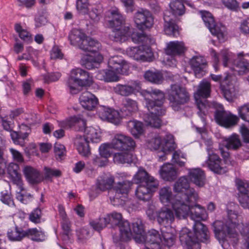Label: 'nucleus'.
<instances>
[{
    "label": "nucleus",
    "instance_id": "nucleus-9",
    "mask_svg": "<svg viewBox=\"0 0 249 249\" xmlns=\"http://www.w3.org/2000/svg\"><path fill=\"white\" fill-rule=\"evenodd\" d=\"M211 91L210 83L204 79L199 83L197 90L194 94V97L199 109L198 114L200 116L203 125L205 124V112L207 107L206 99L210 96Z\"/></svg>",
    "mask_w": 249,
    "mask_h": 249
},
{
    "label": "nucleus",
    "instance_id": "nucleus-24",
    "mask_svg": "<svg viewBox=\"0 0 249 249\" xmlns=\"http://www.w3.org/2000/svg\"><path fill=\"white\" fill-rule=\"evenodd\" d=\"M236 184L238 190L241 193L238 199L241 205L244 208L249 209V187L247 182L237 179Z\"/></svg>",
    "mask_w": 249,
    "mask_h": 249
},
{
    "label": "nucleus",
    "instance_id": "nucleus-22",
    "mask_svg": "<svg viewBox=\"0 0 249 249\" xmlns=\"http://www.w3.org/2000/svg\"><path fill=\"white\" fill-rule=\"evenodd\" d=\"M190 64L196 77L200 78L204 75L207 65L204 57L200 55L194 56L190 59Z\"/></svg>",
    "mask_w": 249,
    "mask_h": 249
},
{
    "label": "nucleus",
    "instance_id": "nucleus-15",
    "mask_svg": "<svg viewBox=\"0 0 249 249\" xmlns=\"http://www.w3.org/2000/svg\"><path fill=\"white\" fill-rule=\"evenodd\" d=\"M134 20L137 28L143 31L152 26L154 19L150 12L146 9L141 8L135 14Z\"/></svg>",
    "mask_w": 249,
    "mask_h": 249
},
{
    "label": "nucleus",
    "instance_id": "nucleus-35",
    "mask_svg": "<svg viewBox=\"0 0 249 249\" xmlns=\"http://www.w3.org/2000/svg\"><path fill=\"white\" fill-rule=\"evenodd\" d=\"M193 228L196 240L200 242H207L209 238L207 228L201 222H196Z\"/></svg>",
    "mask_w": 249,
    "mask_h": 249
},
{
    "label": "nucleus",
    "instance_id": "nucleus-21",
    "mask_svg": "<svg viewBox=\"0 0 249 249\" xmlns=\"http://www.w3.org/2000/svg\"><path fill=\"white\" fill-rule=\"evenodd\" d=\"M155 216L158 224L164 227L170 226L175 219L173 211L168 208H162L157 211Z\"/></svg>",
    "mask_w": 249,
    "mask_h": 249
},
{
    "label": "nucleus",
    "instance_id": "nucleus-58",
    "mask_svg": "<svg viewBox=\"0 0 249 249\" xmlns=\"http://www.w3.org/2000/svg\"><path fill=\"white\" fill-rule=\"evenodd\" d=\"M172 161L180 167L184 166L186 161V155L180 150L176 151L172 154Z\"/></svg>",
    "mask_w": 249,
    "mask_h": 249
},
{
    "label": "nucleus",
    "instance_id": "nucleus-3",
    "mask_svg": "<svg viewBox=\"0 0 249 249\" xmlns=\"http://www.w3.org/2000/svg\"><path fill=\"white\" fill-rule=\"evenodd\" d=\"M82 42L80 49L91 53L82 57L81 61L82 65L89 70L97 68L103 59L102 55L98 52L101 47L100 43L87 36Z\"/></svg>",
    "mask_w": 249,
    "mask_h": 249
},
{
    "label": "nucleus",
    "instance_id": "nucleus-8",
    "mask_svg": "<svg viewBox=\"0 0 249 249\" xmlns=\"http://www.w3.org/2000/svg\"><path fill=\"white\" fill-rule=\"evenodd\" d=\"M168 100L171 107L175 111L180 109V107L188 102L189 93L186 89L178 84H173L167 92Z\"/></svg>",
    "mask_w": 249,
    "mask_h": 249
},
{
    "label": "nucleus",
    "instance_id": "nucleus-50",
    "mask_svg": "<svg viewBox=\"0 0 249 249\" xmlns=\"http://www.w3.org/2000/svg\"><path fill=\"white\" fill-rule=\"evenodd\" d=\"M151 178H154L150 176L147 172L143 169H139L134 177V179L136 183L140 184H147L151 183Z\"/></svg>",
    "mask_w": 249,
    "mask_h": 249
},
{
    "label": "nucleus",
    "instance_id": "nucleus-6",
    "mask_svg": "<svg viewBox=\"0 0 249 249\" xmlns=\"http://www.w3.org/2000/svg\"><path fill=\"white\" fill-rule=\"evenodd\" d=\"M243 56L244 53H240L236 59H232V53L227 50L222 51L220 54L223 66L229 67L239 75H243L249 72V62Z\"/></svg>",
    "mask_w": 249,
    "mask_h": 249
},
{
    "label": "nucleus",
    "instance_id": "nucleus-18",
    "mask_svg": "<svg viewBox=\"0 0 249 249\" xmlns=\"http://www.w3.org/2000/svg\"><path fill=\"white\" fill-rule=\"evenodd\" d=\"M151 183L147 184H140L135 191L137 197L142 201L149 200L151 194L155 192L159 186L158 181L155 178H151Z\"/></svg>",
    "mask_w": 249,
    "mask_h": 249
},
{
    "label": "nucleus",
    "instance_id": "nucleus-59",
    "mask_svg": "<svg viewBox=\"0 0 249 249\" xmlns=\"http://www.w3.org/2000/svg\"><path fill=\"white\" fill-rule=\"evenodd\" d=\"M77 240L80 243H84L90 237V232L88 228H83L76 231Z\"/></svg>",
    "mask_w": 249,
    "mask_h": 249
},
{
    "label": "nucleus",
    "instance_id": "nucleus-11",
    "mask_svg": "<svg viewBox=\"0 0 249 249\" xmlns=\"http://www.w3.org/2000/svg\"><path fill=\"white\" fill-rule=\"evenodd\" d=\"M132 184V182L128 180L119 182L108 191V196L113 205H117L116 203H122V201L128 194Z\"/></svg>",
    "mask_w": 249,
    "mask_h": 249
},
{
    "label": "nucleus",
    "instance_id": "nucleus-33",
    "mask_svg": "<svg viewBox=\"0 0 249 249\" xmlns=\"http://www.w3.org/2000/svg\"><path fill=\"white\" fill-rule=\"evenodd\" d=\"M186 48L184 43L181 41H171L167 44L165 52L167 55L175 56L183 53Z\"/></svg>",
    "mask_w": 249,
    "mask_h": 249
},
{
    "label": "nucleus",
    "instance_id": "nucleus-26",
    "mask_svg": "<svg viewBox=\"0 0 249 249\" xmlns=\"http://www.w3.org/2000/svg\"><path fill=\"white\" fill-rule=\"evenodd\" d=\"M79 102L83 108L92 110L98 104V100L94 94L89 91H85L80 96Z\"/></svg>",
    "mask_w": 249,
    "mask_h": 249
},
{
    "label": "nucleus",
    "instance_id": "nucleus-31",
    "mask_svg": "<svg viewBox=\"0 0 249 249\" xmlns=\"http://www.w3.org/2000/svg\"><path fill=\"white\" fill-rule=\"evenodd\" d=\"M139 87V83L135 81L131 85L117 84L113 88V91L119 95L123 96H128L133 94Z\"/></svg>",
    "mask_w": 249,
    "mask_h": 249
},
{
    "label": "nucleus",
    "instance_id": "nucleus-10",
    "mask_svg": "<svg viewBox=\"0 0 249 249\" xmlns=\"http://www.w3.org/2000/svg\"><path fill=\"white\" fill-rule=\"evenodd\" d=\"M212 226L215 237L222 247L223 244L231 238H233L234 242L237 240V233L229 222L216 220L213 223Z\"/></svg>",
    "mask_w": 249,
    "mask_h": 249
},
{
    "label": "nucleus",
    "instance_id": "nucleus-55",
    "mask_svg": "<svg viewBox=\"0 0 249 249\" xmlns=\"http://www.w3.org/2000/svg\"><path fill=\"white\" fill-rule=\"evenodd\" d=\"M27 236L32 240L42 241L45 239V235L43 231L36 228L29 229L26 230Z\"/></svg>",
    "mask_w": 249,
    "mask_h": 249
},
{
    "label": "nucleus",
    "instance_id": "nucleus-43",
    "mask_svg": "<svg viewBox=\"0 0 249 249\" xmlns=\"http://www.w3.org/2000/svg\"><path fill=\"white\" fill-rule=\"evenodd\" d=\"M172 15L171 18H175L177 16H182L185 13V6L181 0H172L169 5Z\"/></svg>",
    "mask_w": 249,
    "mask_h": 249
},
{
    "label": "nucleus",
    "instance_id": "nucleus-44",
    "mask_svg": "<svg viewBox=\"0 0 249 249\" xmlns=\"http://www.w3.org/2000/svg\"><path fill=\"white\" fill-rule=\"evenodd\" d=\"M160 199L165 205L172 204L175 199L173 197L171 189L169 187H164L159 191Z\"/></svg>",
    "mask_w": 249,
    "mask_h": 249
},
{
    "label": "nucleus",
    "instance_id": "nucleus-48",
    "mask_svg": "<svg viewBox=\"0 0 249 249\" xmlns=\"http://www.w3.org/2000/svg\"><path fill=\"white\" fill-rule=\"evenodd\" d=\"M220 89L225 98L228 101H231L236 94L235 89L232 82L221 84Z\"/></svg>",
    "mask_w": 249,
    "mask_h": 249
},
{
    "label": "nucleus",
    "instance_id": "nucleus-13",
    "mask_svg": "<svg viewBox=\"0 0 249 249\" xmlns=\"http://www.w3.org/2000/svg\"><path fill=\"white\" fill-rule=\"evenodd\" d=\"M135 241L138 243L145 244V247L150 249H162L161 236L159 232L154 229L149 230L143 236L136 238Z\"/></svg>",
    "mask_w": 249,
    "mask_h": 249
},
{
    "label": "nucleus",
    "instance_id": "nucleus-51",
    "mask_svg": "<svg viewBox=\"0 0 249 249\" xmlns=\"http://www.w3.org/2000/svg\"><path fill=\"white\" fill-rule=\"evenodd\" d=\"M107 224L112 226H119L123 220V216L120 213L113 212L105 215Z\"/></svg>",
    "mask_w": 249,
    "mask_h": 249
},
{
    "label": "nucleus",
    "instance_id": "nucleus-5",
    "mask_svg": "<svg viewBox=\"0 0 249 249\" xmlns=\"http://www.w3.org/2000/svg\"><path fill=\"white\" fill-rule=\"evenodd\" d=\"M147 146L151 150H154L161 148V152L158 154L160 161L166 160V156L176 148L173 136L171 134H167L163 140L160 136L155 135L150 139L147 140Z\"/></svg>",
    "mask_w": 249,
    "mask_h": 249
},
{
    "label": "nucleus",
    "instance_id": "nucleus-40",
    "mask_svg": "<svg viewBox=\"0 0 249 249\" xmlns=\"http://www.w3.org/2000/svg\"><path fill=\"white\" fill-rule=\"evenodd\" d=\"M174 190L176 192L184 193V194H181V196H177L176 197H184L188 191L190 190H195L194 188H190L189 181L185 176L180 177L175 183Z\"/></svg>",
    "mask_w": 249,
    "mask_h": 249
},
{
    "label": "nucleus",
    "instance_id": "nucleus-17",
    "mask_svg": "<svg viewBox=\"0 0 249 249\" xmlns=\"http://www.w3.org/2000/svg\"><path fill=\"white\" fill-rule=\"evenodd\" d=\"M111 145L113 149L119 151L131 150L134 148L135 142L131 137L119 133L115 135Z\"/></svg>",
    "mask_w": 249,
    "mask_h": 249
},
{
    "label": "nucleus",
    "instance_id": "nucleus-41",
    "mask_svg": "<svg viewBox=\"0 0 249 249\" xmlns=\"http://www.w3.org/2000/svg\"><path fill=\"white\" fill-rule=\"evenodd\" d=\"M85 137L88 140H90L92 142L98 143L101 141V131L98 127L92 126L87 127L85 129Z\"/></svg>",
    "mask_w": 249,
    "mask_h": 249
},
{
    "label": "nucleus",
    "instance_id": "nucleus-47",
    "mask_svg": "<svg viewBox=\"0 0 249 249\" xmlns=\"http://www.w3.org/2000/svg\"><path fill=\"white\" fill-rule=\"evenodd\" d=\"M192 235V232L187 228H183L180 231L179 240L182 245L186 246L187 249H192L190 248V244L196 240Z\"/></svg>",
    "mask_w": 249,
    "mask_h": 249
},
{
    "label": "nucleus",
    "instance_id": "nucleus-7",
    "mask_svg": "<svg viewBox=\"0 0 249 249\" xmlns=\"http://www.w3.org/2000/svg\"><path fill=\"white\" fill-rule=\"evenodd\" d=\"M198 198V194L195 190H190L184 197H176L172 207L175 215L178 219H185L189 215L192 202Z\"/></svg>",
    "mask_w": 249,
    "mask_h": 249
},
{
    "label": "nucleus",
    "instance_id": "nucleus-20",
    "mask_svg": "<svg viewBox=\"0 0 249 249\" xmlns=\"http://www.w3.org/2000/svg\"><path fill=\"white\" fill-rule=\"evenodd\" d=\"M98 113L102 120H106L115 124H119L121 119L124 118L122 116L121 110L118 112L105 107H100L98 109Z\"/></svg>",
    "mask_w": 249,
    "mask_h": 249
},
{
    "label": "nucleus",
    "instance_id": "nucleus-61",
    "mask_svg": "<svg viewBox=\"0 0 249 249\" xmlns=\"http://www.w3.org/2000/svg\"><path fill=\"white\" fill-rule=\"evenodd\" d=\"M112 148L110 143H103L100 145L99 148L100 155L101 157L107 159L111 156V149Z\"/></svg>",
    "mask_w": 249,
    "mask_h": 249
},
{
    "label": "nucleus",
    "instance_id": "nucleus-63",
    "mask_svg": "<svg viewBox=\"0 0 249 249\" xmlns=\"http://www.w3.org/2000/svg\"><path fill=\"white\" fill-rule=\"evenodd\" d=\"M132 225L133 231L134 233L136 234V236L134 237L135 240V238L137 237L143 236L144 235L142 234L144 231L143 226L141 220H137L133 222Z\"/></svg>",
    "mask_w": 249,
    "mask_h": 249
},
{
    "label": "nucleus",
    "instance_id": "nucleus-30",
    "mask_svg": "<svg viewBox=\"0 0 249 249\" xmlns=\"http://www.w3.org/2000/svg\"><path fill=\"white\" fill-rule=\"evenodd\" d=\"M159 172L161 178L166 181H173L178 176L177 169L172 164L169 163L163 164Z\"/></svg>",
    "mask_w": 249,
    "mask_h": 249
},
{
    "label": "nucleus",
    "instance_id": "nucleus-39",
    "mask_svg": "<svg viewBox=\"0 0 249 249\" xmlns=\"http://www.w3.org/2000/svg\"><path fill=\"white\" fill-rule=\"evenodd\" d=\"M85 34L80 29H73L69 34V39L71 44L73 46H78L80 49V45L86 37Z\"/></svg>",
    "mask_w": 249,
    "mask_h": 249
},
{
    "label": "nucleus",
    "instance_id": "nucleus-25",
    "mask_svg": "<svg viewBox=\"0 0 249 249\" xmlns=\"http://www.w3.org/2000/svg\"><path fill=\"white\" fill-rule=\"evenodd\" d=\"M87 71L80 68L71 71V76L68 81V86L71 93L75 94L79 92V89L76 85L82 75H86Z\"/></svg>",
    "mask_w": 249,
    "mask_h": 249
},
{
    "label": "nucleus",
    "instance_id": "nucleus-2",
    "mask_svg": "<svg viewBox=\"0 0 249 249\" xmlns=\"http://www.w3.org/2000/svg\"><path fill=\"white\" fill-rule=\"evenodd\" d=\"M108 69L99 71L96 78L107 82H116L119 80L117 73L127 74L129 70L128 63L122 57L114 56L108 62Z\"/></svg>",
    "mask_w": 249,
    "mask_h": 249
},
{
    "label": "nucleus",
    "instance_id": "nucleus-56",
    "mask_svg": "<svg viewBox=\"0 0 249 249\" xmlns=\"http://www.w3.org/2000/svg\"><path fill=\"white\" fill-rule=\"evenodd\" d=\"M107 222L106 218L104 217H100L98 219L91 220L89 222L90 226L97 231H100L104 228L107 227Z\"/></svg>",
    "mask_w": 249,
    "mask_h": 249
},
{
    "label": "nucleus",
    "instance_id": "nucleus-36",
    "mask_svg": "<svg viewBox=\"0 0 249 249\" xmlns=\"http://www.w3.org/2000/svg\"><path fill=\"white\" fill-rule=\"evenodd\" d=\"M89 141L85 137L77 136L75 140V144L79 153L83 157H87L90 155V151L89 145Z\"/></svg>",
    "mask_w": 249,
    "mask_h": 249
},
{
    "label": "nucleus",
    "instance_id": "nucleus-34",
    "mask_svg": "<svg viewBox=\"0 0 249 249\" xmlns=\"http://www.w3.org/2000/svg\"><path fill=\"white\" fill-rule=\"evenodd\" d=\"M23 172L27 181L32 184H37L41 182L42 178L39 172L30 166L24 167Z\"/></svg>",
    "mask_w": 249,
    "mask_h": 249
},
{
    "label": "nucleus",
    "instance_id": "nucleus-46",
    "mask_svg": "<svg viewBox=\"0 0 249 249\" xmlns=\"http://www.w3.org/2000/svg\"><path fill=\"white\" fill-rule=\"evenodd\" d=\"M114 182V178L111 176H105L98 179L96 183L97 187L102 191L110 190Z\"/></svg>",
    "mask_w": 249,
    "mask_h": 249
},
{
    "label": "nucleus",
    "instance_id": "nucleus-23",
    "mask_svg": "<svg viewBox=\"0 0 249 249\" xmlns=\"http://www.w3.org/2000/svg\"><path fill=\"white\" fill-rule=\"evenodd\" d=\"M108 16L109 19L107 20V24L109 27L114 29L125 25V18L118 9L114 8L111 9Z\"/></svg>",
    "mask_w": 249,
    "mask_h": 249
},
{
    "label": "nucleus",
    "instance_id": "nucleus-16",
    "mask_svg": "<svg viewBox=\"0 0 249 249\" xmlns=\"http://www.w3.org/2000/svg\"><path fill=\"white\" fill-rule=\"evenodd\" d=\"M214 118L216 122L219 125L226 128L235 125L239 120L236 115L224 110L223 107L221 106L219 107V108L216 110Z\"/></svg>",
    "mask_w": 249,
    "mask_h": 249
},
{
    "label": "nucleus",
    "instance_id": "nucleus-27",
    "mask_svg": "<svg viewBox=\"0 0 249 249\" xmlns=\"http://www.w3.org/2000/svg\"><path fill=\"white\" fill-rule=\"evenodd\" d=\"M199 197L192 202V206L190 208L189 215L191 218L196 222H200L205 220L207 217V214L205 209L196 203Z\"/></svg>",
    "mask_w": 249,
    "mask_h": 249
},
{
    "label": "nucleus",
    "instance_id": "nucleus-1",
    "mask_svg": "<svg viewBox=\"0 0 249 249\" xmlns=\"http://www.w3.org/2000/svg\"><path fill=\"white\" fill-rule=\"evenodd\" d=\"M142 95L146 101V107L149 113L143 115V120L146 124L151 127L158 128L160 126L161 121L159 116L166 113L163 106L165 94L158 89H148L141 91Z\"/></svg>",
    "mask_w": 249,
    "mask_h": 249
},
{
    "label": "nucleus",
    "instance_id": "nucleus-64",
    "mask_svg": "<svg viewBox=\"0 0 249 249\" xmlns=\"http://www.w3.org/2000/svg\"><path fill=\"white\" fill-rule=\"evenodd\" d=\"M15 29L21 39L27 41L31 40L30 34L26 30L23 29L20 24H15Z\"/></svg>",
    "mask_w": 249,
    "mask_h": 249
},
{
    "label": "nucleus",
    "instance_id": "nucleus-38",
    "mask_svg": "<svg viewBox=\"0 0 249 249\" xmlns=\"http://www.w3.org/2000/svg\"><path fill=\"white\" fill-rule=\"evenodd\" d=\"M124 106L121 109L122 116H130L138 109L137 102L130 98H126L124 101Z\"/></svg>",
    "mask_w": 249,
    "mask_h": 249
},
{
    "label": "nucleus",
    "instance_id": "nucleus-28",
    "mask_svg": "<svg viewBox=\"0 0 249 249\" xmlns=\"http://www.w3.org/2000/svg\"><path fill=\"white\" fill-rule=\"evenodd\" d=\"M164 31L170 36H177L179 35V27L175 23L174 18H171V13L166 12L164 15Z\"/></svg>",
    "mask_w": 249,
    "mask_h": 249
},
{
    "label": "nucleus",
    "instance_id": "nucleus-52",
    "mask_svg": "<svg viewBox=\"0 0 249 249\" xmlns=\"http://www.w3.org/2000/svg\"><path fill=\"white\" fill-rule=\"evenodd\" d=\"M228 220L226 222H229L230 226L235 230L236 227L242 222V217L238 215L235 212L232 210H227Z\"/></svg>",
    "mask_w": 249,
    "mask_h": 249
},
{
    "label": "nucleus",
    "instance_id": "nucleus-29",
    "mask_svg": "<svg viewBox=\"0 0 249 249\" xmlns=\"http://www.w3.org/2000/svg\"><path fill=\"white\" fill-rule=\"evenodd\" d=\"M59 125L64 128L71 127L73 126H76L79 127V131L85 132L86 128V120L81 115L74 116L71 117L69 120L62 121L60 123Z\"/></svg>",
    "mask_w": 249,
    "mask_h": 249
},
{
    "label": "nucleus",
    "instance_id": "nucleus-62",
    "mask_svg": "<svg viewBox=\"0 0 249 249\" xmlns=\"http://www.w3.org/2000/svg\"><path fill=\"white\" fill-rule=\"evenodd\" d=\"M162 237L163 238L162 245L164 244L168 248L173 246L175 242V236L173 233L165 232L162 233Z\"/></svg>",
    "mask_w": 249,
    "mask_h": 249
},
{
    "label": "nucleus",
    "instance_id": "nucleus-32",
    "mask_svg": "<svg viewBox=\"0 0 249 249\" xmlns=\"http://www.w3.org/2000/svg\"><path fill=\"white\" fill-rule=\"evenodd\" d=\"M188 177L191 181L196 186L202 187L205 184V175L203 171L199 168L188 169Z\"/></svg>",
    "mask_w": 249,
    "mask_h": 249
},
{
    "label": "nucleus",
    "instance_id": "nucleus-42",
    "mask_svg": "<svg viewBox=\"0 0 249 249\" xmlns=\"http://www.w3.org/2000/svg\"><path fill=\"white\" fill-rule=\"evenodd\" d=\"M126 127L131 134L136 138L139 137L143 131L142 123L136 120H130L127 122Z\"/></svg>",
    "mask_w": 249,
    "mask_h": 249
},
{
    "label": "nucleus",
    "instance_id": "nucleus-60",
    "mask_svg": "<svg viewBox=\"0 0 249 249\" xmlns=\"http://www.w3.org/2000/svg\"><path fill=\"white\" fill-rule=\"evenodd\" d=\"M35 26L39 28L44 26L48 22L46 12L42 11L38 12L35 18Z\"/></svg>",
    "mask_w": 249,
    "mask_h": 249
},
{
    "label": "nucleus",
    "instance_id": "nucleus-54",
    "mask_svg": "<svg viewBox=\"0 0 249 249\" xmlns=\"http://www.w3.org/2000/svg\"><path fill=\"white\" fill-rule=\"evenodd\" d=\"M241 146V142L237 135H232L225 141V146L228 149L236 150Z\"/></svg>",
    "mask_w": 249,
    "mask_h": 249
},
{
    "label": "nucleus",
    "instance_id": "nucleus-45",
    "mask_svg": "<svg viewBox=\"0 0 249 249\" xmlns=\"http://www.w3.org/2000/svg\"><path fill=\"white\" fill-rule=\"evenodd\" d=\"M130 150L120 151L115 153L113 156L114 161L117 163H129L133 161V157L129 152Z\"/></svg>",
    "mask_w": 249,
    "mask_h": 249
},
{
    "label": "nucleus",
    "instance_id": "nucleus-57",
    "mask_svg": "<svg viewBox=\"0 0 249 249\" xmlns=\"http://www.w3.org/2000/svg\"><path fill=\"white\" fill-rule=\"evenodd\" d=\"M103 8L100 5L93 7L89 12V16L92 21L96 23H98L102 18Z\"/></svg>",
    "mask_w": 249,
    "mask_h": 249
},
{
    "label": "nucleus",
    "instance_id": "nucleus-53",
    "mask_svg": "<svg viewBox=\"0 0 249 249\" xmlns=\"http://www.w3.org/2000/svg\"><path fill=\"white\" fill-rule=\"evenodd\" d=\"M144 76L146 80L155 84H160L163 80L161 73L158 71H147Z\"/></svg>",
    "mask_w": 249,
    "mask_h": 249
},
{
    "label": "nucleus",
    "instance_id": "nucleus-49",
    "mask_svg": "<svg viewBox=\"0 0 249 249\" xmlns=\"http://www.w3.org/2000/svg\"><path fill=\"white\" fill-rule=\"evenodd\" d=\"M8 239L12 241H20L27 236L26 230L16 227L14 229L8 231Z\"/></svg>",
    "mask_w": 249,
    "mask_h": 249
},
{
    "label": "nucleus",
    "instance_id": "nucleus-37",
    "mask_svg": "<svg viewBox=\"0 0 249 249\" xmlns=\"http://www.w3.org/2000/svg\"><path fill=\"white\" fill-rule=\"evenodd\" d=\"M118 227L120 241L127 242L134 238L130 223L127 220L122 222Z\"/></svg>",
    "mask_w": 249,
    "mask_h": 249
},
{
    "label": "nucleus",
    "instance_id": "nucleus-12",
    "mask_svg": "<svg viewBox=\"0 0 249 249\" xmlns=\"http://www.w3.org/2000/svg\"><path fill=\"white\" fill-rule=\"evenodd\" d=\"M202 18L212 34L216 36L220 41H223L226 36V27L220 23H215L211 13L202 12Z\"/></svg>",
    "mask_w": 249,
    "mask_h": 249
},
{
    "label": "nucleus",
    "instance_id": "nucleus-4",
    "mask_svg": "<svg viewBox=\"0 0 249 249\" xmlns=\"http://www.w3.org/2000/svg\"><path fill=\"white\" fill-rule=\"evenodd\" d=\"M130 35L132 40L135 43L142 42L147 44L154 43V40L149 39L143 32H134L131 34L129 27L125 25L113 29L109 38L116 42H123L127 40Z\"/></svg>",
    "mask_w": 249,
    "mask_h": 249
},
{
    "label": "nucleus",
    "instance_id": "nucleus-19",
    "mask_svg": "<svg viewBox=\"0 0 249 249\" xmlns=\"http://www.w3.org/2000/svg\"><path fill=\"white\" fill-rule=\"evenodd\" d=\"M208 159L206 165L210 170L216 174H223L226 172V169L222 167L221 159L215 153V150L212 148H207Z\"/></svg>",
    "mask_w": 249,
    "mask_h": 249
},
{
    "label": "nucleus",
    "instance_id": "nucleus-14",
    "mask_svg": "<svg viewBox=\"0 0 249 249\" xmlns=\"http://www.w3.org/2000/svg\"><path fill=\"white\" fill-rule=\"evenodd\" d=\"M128 56L140 62H150L153 60V53L148 47H129L126 50Z\"/></svg>",
    "mask_w": 249,
    "mask_h": 249
}]
</instances>
